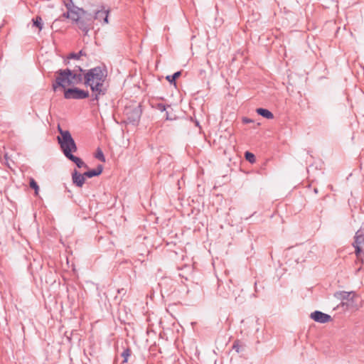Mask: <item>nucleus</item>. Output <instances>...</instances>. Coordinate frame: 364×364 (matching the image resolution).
I'll return each mask as SVG.
<instances>
[{"label": "nucleus", "mask_w": 364, "mask_h": 364, "mask_svg": "<svg viewBox=\"0 0 364 364\" xmlns=\"http://www.w3.org/2000/svg\"><path fill=\"white\" fill-rule=\"evenodd\" d=\"M107 77V71L100 66L85 70L83 79L84 85L91 90V103L98 105L101 96L106 95L107 87L105 83Z\"/></svg>", "instance_id": "f257e3e1"}, {"label": "nucleus", "mask_w": 364, "mask_h": 364, "mask_svg": "<svg viewBox=\"0 0 364 364\" xmlns=\"http://www.w3.org/2000/svg\"><path fill=\"white\" fill-rule=\"evenodd\" d=\"M85 70L80 65H75L73 69H59L55 72V79L53 82L52 88L54 92L58 88L65 89L68 86H75L81 83L84 84Z\"/></svg>", "instance_id": "f03ea898"}, {"label": "nucleus", "mask_w": 364, "mask_h": 364, "mask_svg": "<svg viewBox=\"0 0 364 364\" xmlns=\"http://www.w3.org/2000/svg\"><path fill=\"white\" fill-rule=\"evenodd\" d=\"M58 131L60 136L57 137L60 149L66 158L76 152L77 145L68 130H63L60 125L58 126Z\"/></svg>", "instance_id": "7ed1b4c3"}, {"label": "nucleus", "mask_w": 364, "mask_h": 364, "mask_svg": "<svg viewBox=\"0 0 364 364\" xmlns=\"http://www.w3.org/2000/svg\"><path fill=\"white\" fill-rule=\"evenodd\" d=\"M79 29L84 35H87L90 30L93 28V15L82 9V12L77 14V19L74 20Z\"/></svg>", "instance_id": "20e7f679"}, {"label": "nucleus", "mask_w": 364, "mask_h": 364, "mask_svg": "<svg viewBox=\"0 0 364 364\" xmlns=\"http://www.w3.org/2000/svg\"><path fill=\"white\" fill-rule=\"evenodd\" d=\"M67 11L63 13V17L70 18L73 21L77 19V14L82 12V8L78 7L77 0H69L68 2L63 1Z\"/></svg>", "instance_id": "39448f33"}, {"label": "nucleus", "mask_w": 364, "mask_h": 364, "mask_svg": "<svg viewBox=\"0 0 364 364\" xmlns=\"http://www.w3.org/2000/svg\"><path fill=\"white\" fill-rule=\"evenodd\" d=\"M64 97L67 100H83L90 97L87 90L80 89L77 87L63 89Z\"/></svg>", "instance_id": "423d86ee"}, {"label": "nucleus", "mask_w": 364, "mask_h": 364, "mask_svg": "<svg viewBox=\"0 0 364 364\" xmlns=\"http://www.w3.org/2000/svg\"><path fill=\"white\" fill-rule=\"evenodd\" d=\"M141 113L142 111L139 105L132 108H126V115L127 117V120L129 123L134 125L137 124L139 122Z\"/></svg>", "instance_id": "0eeeda50"}, {"label": "nucleus", "mask_w": 364, "mask_h": 364, "mask_svg": "<svg viewBox=\"0 0 364 364\" xmlns=\"http://www.w3.org/2000/svg\"><path fill=\"white\" fill-rule=\"evenodd\" d=\"M232 287L234 286L230 280L225 284L222 282L218 284V294L222 298L228 299L231 294L235 295V290L232 289Z\"/></svg>", "instance_id": "6e6552de"}, {"label": "nucleus", "mask_w": 364, "mask_h": 364, "mask_svg": "<svg viewBox=\"0 0 364 364\" xmlns=\"http://www.w3.org/2000/svg\"><path fill=\"white\" fill-rule=\"evenodd\" d=\"M355 296V293L354 291H338L334 293V297L337 299L341 301V306H348V304L344 301H353V298Z\"/></svg>", "instance_id": "1a4fd4ad"}, {"label": "nucleus", "mask_w": 364, "mask_h": 364, "mask_svg": "<svg viewBox=\"0 0 364 364\" xmlns=\"http://www.w3.org/2000/svg\"><path fill=\"white\" fill-rule=\"evenodd\" d=\"M310 318L320 323H326L331 321V316L320 311H315L310 315Z\"/></svg>", "instance_id": "9d476101"}, {"label": "nucleus", "mask_w": 364, "mask_h": 364, "mask_svg": "<svg viewBox=\"0 0 364 364\" xmlns=\"http://www.w3.org/2000/svg\"><path fill=\"white\" fill-rule=\"evenodd\" d=\"M109 10L105 9L104 6H102L101 9L95 11V15L93 16V21L98 20L100 22H102L103 24H107L109 23Z\"/></svg>", "instance_id": "9b49d317"}, {"label": "nucleus", "mask_w": 364, "mask_h": 364, "mask_svg": "<svg viewBox=\"0 0 364 364\" xmlns=\"http://www.w3.org/2000/svg\"><path fill=\"white\" fill-rule=\"evenodd\" d=\"M85 176L84 173H79L76 169H75L72 173V181L74 185L77 187H82L85 183Z\"/></svg>", "instance_id": "f8f14e48"}, {"label": "nucleus", "mask_w": 364, "mask_h": 364, "mask_svg": "<svg viewBox=\"0 0 364 364\" xmlns=\"http://www.w3.org/2000/svg\"><path fill=\"white\" fill-rule=\"evenodd\" d=\"M103 171V166L99 164L96 168L89 170L84 173V176L87 178H92L100 175Z\"/></svg>", "instance_id": "ddd939ff"}, {"label": "nucleus", "mask_w": 364, "mask_h": 364, "mask_svg": "<svg viewBox=\"0 0 364 364\" xmlns=\"http://www.w3.org/2000/svg\"><path fill=\"white\" fill-rule=\"evenodd\" d=\"M354 242L364 247V229L360 228L356 232L354 237Z\"/></svg>", "instance_id": "4468645a"}, {"label": "nucleus", "mask_w": 364, "mask_h": 364, "mask_svg": "<svg viewBox=\"0 0 364 364\" xmlns=\"http://www.w3.org/2000/svg\"><path fill=\"white\" fill-rule=\"evenodd\" d=\"M67 159L75 163L78 168H88L87 165L80 158L75 156L73 154H72Z\"/></svg>", "instance_id": "2eb2a0df"}, {"label": "nucleus", "mask_w": 364, "mask_h": 364, "mask_svg": "<svg viewBox=\"0 0 364 364\" xmlns=\"http://www.w3.org/2000/svg\"><path fill=\"white\" fill-rule=\"evenodd\" d=\"M256 112L259 115H260L267 119H272L274 118V114L269 110L264 109V108H257L256 109Z\"/></svg>", "instance_id": "dca6fc26"}, {"label": "nucleus", "mask_w": 364, "mask_h": 364, "mask_svg": "<svg viewBox=\"0 0 364 364\" xmlns=\"http://www.w3.org/2000/svg\"><path fill=\"white\" fill-rule=\"evenodd\" d=\"M82 55H86L85 53L83 52L82 50H80L78 53H71L68 55V56L67 57V59L65 60L64 63L65 65H69L70 63V59H75V60H79L80 58Z\"/></svg>", "instance_id": "f3484780"}, {"label": "nucleus", "mask_w": 364, "mask_h": 364, "mask_svg": "<svg viewBox=\"0 0 364 364\" xmlns=\"http://www.w3.org/2000/svg\"><path fill=\"white\" fill-rule=\"evenodd\" d=\"M181 75V71H177L175 73H173L172 75H168L166 76V80L171 83V84H176V80L180 77Z\"/></svg>", "instance_id": "a211bd4d"}, {"label": "nucleus", "mask_w": 364, "mask_h": 364, "mask_svg": "<svg viewBox=\"0 0 364 364\" xmlns=\"http://www.w3.org/2000/svg\"><path fill=\"white\" fill-rule=\"evenodd\" d=\"M245 158L247 161H249L251 164H254L256 161L255 156L250 151H246L245 153Z\"/></svg>", "instance_id": "6ab92c4d"}, {"label": "nucleus", "mask_w": 364, "mask_h": 364, "mask_svg": "<svg viewBox=\"0 0 364 364\" xmlns=\"http://www.w3.org/2000/svg\"><path fill=\"white\" fill-rule=\"evenodd\" d=\"M131 355V349L129 348H127L124 350V351L122 353V357L124 358V360L122 361L123 363H127L128 358Z\"/></svg>", "instance_id": "aec40b11"}, {"label": "nucleus", "mask_w": 364, "mask_h": 364, "mask_svg": "<svg viewBox=\"0 0 364 364\" xmlns=\"http://www.w3.org/2000/svg\"><path fill=\"white\" fill-rule=\"evenodd\" d=\"M33 25L38 28L41 31L43 28L42 18L41 16H36V18L33 19Z\"/></svg>", "instance_id": "412c9836"}, {"label": "nucleus", "mask_w": 364, "mask_h": 364, "mask_svg": "<svg viewBox=\"0 0 364 364\" xmlns=\"http://www.w3.org/2000/svg\"><path fill=\"white\" fill-rule=\"evenodd\" d=\"M243 346L241 344L240 340H235L232 345V349L235 350L237 353H240L242 348Z\"/></svg>", "instance_id": "4be33fe9"}, {"label": "nucleus", "mask_w": 364, "mask_h": 364, "mask_svg": "<svg viewBox=\"0 0 364 364\" xmlns=\"http://www.w3.org/2000/svg\"><path fill=\"white\" fill-rule=\"evenodd\" d=\"M29 186L32 189H34L35 194L38 195L39 187L36 181L33 178L30 179Z\"/></svg>", "instance_id": "5701e85b"}, {"label": "nucleus", "mask_w": 364, "mask_h": 364, "mask_svg": "<svg viewBox=\"0 0 364 364\" xmlns=\"http://www.w3.org/2000/svg\"><path fill=\"white\" fill-rule=\"evenodd\" d=\"M95 156L96 159L101 161L102 162H105V157L104 156L102 151L100 148L97 149Z\"/></svg>", "instance_id": "b1692460"}, {"label": "nucleus", "mask_w": 364, "mask_h": 364, "mask_svg": "<svg viewBox=\"0 0 364 364\" xmlns=\"http://www.w3.org/2000/svg\"><path fill=\"white\" fill-rule=\"evenodd\" d=\"M152 107L154 108H156V109L161 111V112H164L166 109V106L164 104H162V103L153 104Z\"/></svg>", "instance_id": "393cba45"}, {"label": "nucleus", "mask_w": 364, "mask_h": 364, "mask_svg": "<svg viewBox=\"0 0 364 364\" xmlns=\"http://www.w3.org/2000/svg\"><path fill=\"white\" fill-rule=\"evenodd\" d=\"M353 245L355 248V253L357 257H358L362 251V246L358 245V244H355L354 242L353 243Z\"/></svg>", "instance_id": "a878e982"}, {"label": "nucleus", "mask_w": 364, "mask_h": 364, "mask_svg": "<svg viewBox=\"0 0 364 364\" xmlns=\"http://www.w3.org/2000/svg\"><path fill=\"white\" fill-rule=\"evenodd\" d=\"M244 298L240 296V295H238V296L235 297V301L236 303L241 304L243 302Z\"/></svg>", "instance_id": "bb28decb"}, {"label": "nucleus", "mask_w": 364, "mask_h": 364, "mask_svg": "<svg viewBox=\"0 0 364 364\" xmlns=\"http://www.w3.org/2000/svg\"><path fill=\"white\" fill-rule=\"evenodd\" d=\"M252 122H253V120H252L251 119H249L247 117H243L242 118V122L244 124H249V123Z\"/></svg>", "instance_id": "cd10ccee"}, {"label": "nucleus", "mask_w": 364, "mask_h": 364, "mask_svg": "<svg viewBox=\"0 0 364 364\" xmlns=\"http://www.w3.org/2000/svg\"><path fill=\"white\" fill-rule=\"evenodd\" d=\"M117 292L119 294H125L126 291L124 290V289H118Z\"/></svg>", "instance_id": "c85d7f7f"}, {"label": "nucleus", "mask_w": 364, "mask_h": 364, "mask_svg": "<svg viewBox=\"0 0 364 364\" xmlns=\"http://www.w3.org/2000/svg\"><path fill=\"white\" fill-rule=\"evenodd\" d=\"M166 119H167V120H171V118L169 117L168 112H166Z\"/></svg>", "instance_id": "c756f323"}, {"label": "nucleus", "mask_w": 364, "mask_h": 364, "mask_svg": "<svg viewBox=\"0 0 364 364\" xmlns=\"http://www.w3.org/2000/svg\"><path fill=\"white\" fill-rule=\"evenodd\" d=\"M196 125L198 126L199 125V122H196Z\"/></svg>", "instance_id": "7c9ffc66"}]
</instances>
